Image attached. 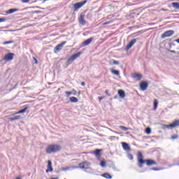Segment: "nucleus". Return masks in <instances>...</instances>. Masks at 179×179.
I'll use <instances>...</instances> for the list:
<instances>
[{
  "instance_id": "12",
  "label": "nucleus",
  "mask_w": 179,
  "mask_h": 179,
  "mask_svg": "<svg viewBox=\"0 0 179 179\" xmlns=\"http://www.w3.org/2000/svg\"><path fill=\"white\" fill-rule=\"evenodd\" d=\"M122 146L123 148V150H125V152H131V147H129V145L128 143L122 142Z\"/></svg>"
},
{
  "instance_id": "50",
  "label": "nucleus",
  "mask_w": 179,
  "mask_h": 179,
  "mask_svg": "<svg viewBox=\"0 0 179 179\" xmlns=\"http://www.w3.org/2000/svg\"><path fill=\"white\" fill-rule=\"evenodd\" d=\"M114 99H117V96H114Z\"/></svg>"
},
{
  "instance_id": "46",
  "label": "nucleus",
  "mask_w": 179,
  "mask_h": 179,
  "mask_svg": "<svg viewBox=\"0 0 179 179\" xmlns=\"http://www.w3.org/2000/svg\"><path fill=\"white\" fill-rule=\"evenodd\" d=\"M103 99H104V97H99V101H101V100H103Z\"/></svg>"
},
{
  "instance_id": "39",
  "label": "nucleus",
  "mask_w": 179,
  "mask_h": 179,
  "mask_svg": "<svg viewBox=\"0 0 179 179\" xmlns=\"http://www.w3.org/2000/svg\"><path fill=\"white\" fill-rule=\"evenodd\" d=\"M3 22H6V18H0V23H2Z\"/></svg>"
},
{
  "instance_id": "5",
  "label": "nucleus",
  "mask_w": 179,
  "mask_h": 179,
  "mask_svg": "<svg viewBox=\"0 0 179 179\" xmlns=\"http://www.w3.org/2000/svg\"><path fill=\"white\" fill-rule=\"evenodd\" d=\"M87 3V0H84L83 1L74 3L73 4L74 12H76V10H78V9H80V8H82V6H83L84 5H86Z\"/></svg>"
},
{
  "instance_id": "51",
  "label": "nucleus",
  "mask_w": 179,
  "mask_h": 179,
  "mask_svg": "<svg viewBox=\"0 0 179 179\" xmlns=\"http://www.w3.org/2000/svg\"><path fill=\"white\" fill-rule=\"evenodd\" d=\"M47 1H48V0H44L45 2Z\"/></svg>"
},
{
  "instance_id": "40",
  "label": "nucleus",
  "mask_w": 179,
  "mask_h": 179,
  "mask_svg": "<svg viewBox=\"0 0 179 179\" xmlns=\"http://www.w3.org/2000/svg\"><path fill=\"white\" fill-rule=\"evenodd\" d=\"M65 44H66V42H62V43L59 44L60 45V47H62V48L64 47V45H65Z\"/></svg>"
},
{
  "instance_id": "26",
  "label": "nucleus",
  "mask_w": 179,
  "mask_h": 179,
  "mask_svg": "<svg viewBox=\"0 0 179 179\" xmlns=\"http://www.w3.org/2000/svg\"><path fill=\"white\" fill-rule=\"evenodd\" d=\"M150 170L152 171H160L162 170H164V168H151Z\"/></svg>"
},
{
  "instance_id": "14",
  "label": "nucleus",
  "mask_w": 179,
  "mask_h": 179,
  "mask_svg": "<svg viewBox=\"0 0 179 179\" xmlns=\"http://www.w3.org/2000/svg\"><path fill=\"white\" fill-rule=\"evenodd\" d=\"M93 40H94V38H93V37H91L88 39H87L86 41H85L83 43V47L86 46V45H89L90 44L92 43V41H93Z\"/></svg>"
},
{
  "instance_id": "29",
  "label": "nucleus",
  "mask_w": 179,
  "mask_h": 179,
  "mask_svg": "<svg viewBox=\"0 0 179 179\" xmlns=\"http://www.w3.org/2000/svg\"><path fill=\"white\" fill-rule=\"evenodd\" d=\"M145 133L147 134V135H150V134H152V129L149 127L146 128Z\"/></svg>"
},
{
  "instance_id": "16",
  "label": "nucleus",
  "mask_w": 179,
  "mask_h": 179,
  "mask_svg": "<svg viewBox=\"0 0 179 179\" xmlns=\"http://www.w3.org/2000/svg\"><path fill=\"white\" fill-rule=\"evenodd\" d=\"M15 12H19V9L18 8H11V9L6 11V13H7V15H10L12 13H15Z\"/></svg>"
},
{
  "instance_id": "25",
  "label": "nucleus",
  "mask_w": 179,
  "mask_h": 179,
  "mask_svg": "<svg viewBox=\"0 0 179 179\" xmlns=\"http://www.w3.org/2000/svg\"><path fill=\"white\" fill-rule=\"evenodd\" d=\"M111 73H113V75H117V76H120V71L118 70H110Z\"/></svg>"
},
{
  "instance_id": "9",
  "label": "nucleus",
  "mask_w": 179,
  "mask_h": 179,
  "mask_svg": "<svg viewBox=\"0 0 179 179\" xmlns=\"http://www.w3.org/2000/svg\"><path fill=\"white\" fill-rule=\"evenodd\" d=\"M138 40H139V38H134V39H132L129 43V44L127 45L126 51H128V50H131V48H132V47L134 46V44H135V43H136V41H138Z\"/></svg>"
},
{
  "instance_id": "35",
  "label": "nucleus",
  "mask_w": 179,
  "mask_h": 179,
  "mask_svg": "<svg viewBox=\"0 0 179 179\" xmlns=\"http://www.w3.org/2000/svg\"><path fill=\"white\" fill-rule=\"evenodd\" d=\"M68 170H69V167H64L62 169V171H68Z\"/></svg>"
},
{
  "instance_id": "1",
  "label": "nucleus",
  "mask_w": 179,
  "mask_h": 179,
  "mask_svg": "<svg viewBox=\"0 0 179 179\" xmlns=\"http://www.w3.org/2000/svg\"><path fill=\"white\" fill-rule=\"evenodd\" d=\"M137 160L138 163V167L140 169H142V167H143V164H145V163L148 167H150L152 166H157V162L153 159H143V155L141 152L138 153Z\"/></svg>"
},
{
  "instance_id": "53",
  "label": "nucleus",
  "mask_w": 179,
  "mask_h": 179,
  "mask_svg": "<svg viewBox=\"0 0 179 179\" xmlns=\"http://www.w3.org/2000/svg\"><path fill=\"white\" fill-rule=\"evenodd\" d=\"M176 1H179V0H176Z\"/></svg>"
},
{
  "instance_id": "10",
  "label": "nucleus",
  "mask_w": 179,
  "mask_h": 179,
  "mask_svg": "<svg viewBox=\"0 0 179 179\" xmlns=\"http://www.w3.org/2000/svg\"><path fill=\"white\" fill-rule=\"evenodd\" d=\"M13 57H15V54L13 53H8L3 57L4 61H12L13 59Z\"/></svg>"
},
{
  "instance_id": "20",
  "label": "nucleus",
  "mask_w": 179,
  "mask_h": 179,
  "mask_svg": "<svg viewBox=\"0 0 179 179\" xmlns=\"http://www.w3.org/2000/svg\"><path fill=\"white\" fill-rule=\"evenodd\" d=\"M9 121H17V120H20V116L15 115L13 117L8 118Z\"/></svg>"
},
{
  "instance_id": "28",
  "label": "nucleus",
  "mask_w": 179,
  "mask_h": 179,
  "mask_svg": "<svg viewBox=\"0 0 179 179\" xmlns=\"http://www.w3.org/2000/svg\"><path fill=\"white\" fill-rule=\"evenodd\" d=\"M15 43V41H8L3 43V45H6L8 44H13Z\"/></svg>"
},
{
  "instance_id": "19",
  "label": "nucleus",
  "mask_w": 179,
  "mask_h": 179,
  "mask_svg": "<svg viewBox=\"0 0 179 179\" xmlns=\"http://www.w3.org/2000/svg\"><path fill=\"white\" fill-rule=\"evenodd\" d=\"M101 152V150H100V149H96L95 150L94 155H95L96 157L99 158L101 156V155H100Z\"/></svg>"
},
{
  "instance_id": "48",
  "label": "nucleus",
  "mask_w": 179,
  "mask_h": 179,
  "mask_svg": "<svg viewBox=\"0 0 179 179\" xmlns=\"http://www.w3.org/2000/svg\"><path fill=\"white\" fill-rule=\"evenodd\" d=\"M175 41H176V43H178V44H179V38H178V39L175 40Z\"/></svg>"
},
{
  "instance_id": "30",
  "label": "nucleus",
  "mask_w": 179,
  "mask_h": 179,
  "mask_svg": "<svg viewBox=\"0 0 179 179\" xmlns=\"http://www.w3.org/2000/svg\"><path fill=\"white\" fill-rule=\"evenodd\" d=\"M55 50L56 51L59 52V51H61V50H62V46L59 44V45H57L55 48Z\"/></svg>"
},
{
  "instance_id": "18",
  "label": "nucleus",
  "mask_w": 179,
  "mask_h": 179,
  "mask_svg": "<svg viewBox=\"0 0 179 179\" xmlns=\"http://www.w3.org/2000/svg\"><path fill=\"white\" fill-rule=\"evenodd\" d=\"M29 108V106H25V107L19 110L18 112L16 113V114H23L24 113H26V111H27V109Z\"/></svg>"
},
{
  "instance_id": "27",
  "label": "nucleus",
  "mask_w": 179,
  "mask_h": 179,
  "mask_svg": "<svg viewBox=\"0 0 179 179\" xmlns=\"http://www.w3.org/2000/svg\"><path fill=\"white\" fill-rule=\"evenodd\" d=\"M110 65H120V62L117 61V60H113V63L110 61L109 62Z\"/></svg>"
},
{
  "instance_id": "11",
  "label": "nucleus",
  "mask_w": 179,
  "mask_h": 179,
  "mask_svg": "<svg viewBox=\"0 0 179 179\" xmlns=\"http://www.w3.org/2000/svg\"><path fill=\"white\" fill-rule=\"evenodd\" d=\"M148 86H149V85L148 84V83L143 81L140 84V89L143 92H145V90H146V89H148Z\"/></svg>"
},
{
  "instance_id": "15",
  "label": "nucleus",
  "mask_w": 179,
  "mask_h": 179,
  "mask_svg": "<svg viewBox=\"0 0 179 179\" xmlns=\"http://www.w3.org/2000/svg\"><path fill=\"white\" fill-rule=\"evenodd\" d=\"M142 74H139V73H134L132 76V78L134 79H135L136 80H141V79H142Z\"/></svg>"
},
{
  "instance_id": "41",
  "label": "nucleus",
  "mask_w": 179,
  "mask_h": 179,
  "mask_svg": "<svg viewBox=\"0 0 179 179\" xmlns=\"http://www.w3.org/2000/svg\"><path fill=\"white\" fill-rule=\"evenodd\" d=\"M92 17V13H89L87 15V19H90Z\"/></svg>"
},
{
  "instance_id": "37",
  "label": "nucleus",
  "mask_w": 179,
  "mask_h": 179,
  "mask_svg": "<svg viewBox=\"0 0 179 179\" xmlns=\"http://www.w3.org/2000/svg\"><path fill=\"white\" fill-rule=\"evenodd\" d=\"M171 139H178V135H173V136H171Z\"/></svg>"
},
{
  "instance_id": "6",
  "label": "nucleus",
  "mask_w": 179,
  "mask_h": 179,
  "mask_svg": "<svg viewBox=\"0 0 179 179\" xmlns=\"http://www.w3.org/2000/svg\"><path fill=\"white\" fill-rule=\"evenodd\" d=\"M85 15H86V11H84L81 13L80 17L78 18V22L80 24H82V26H85V24H86V20H85Z\"/></svg>"
},
{
  "instance_id": "32",
  "label": "nucleus",
  "mask_w": 179,
  "mask_h": 179,
  "mask_svg": "<svg viewBox=\"0 0 179 179\" xmlns=\"http://www.w3.org/2000/svg\"><path fill=\"white\" fill-rule=\"evenodd\" d=\"M128 159H129V160H134V155H132V154H129Z\"/></svg>"
},
{
  "instance_id": "24",
  "label": "nucleus",
  "mask_w": 179,
  "mask_h": 179,
  "mask_svg": "<svg viewBox=\"0 0 179 179\" xmlns=\"http://www.w3.org/2000/svg\"><path fill=\"white\" fill-rule=\"evenodd\" d=\"M70 101L71 103H78V98H76L75 96H71V97H70Z\"/></svg>"
},
{
  "instance_id": "2",
  "label": "nucleus",
  "mask_w": 179,
  "mask_h": 179,
  "mask_svg": "<svg viewBox=\"0 0 179 179\" xmlns=\"http://www.w3.org/2000/svg\"><path fill=\"white\" fill-rule=\"evenodd\" d=\"M61 149H62V147H61V145H51L46 148V153H48V155H51V153H57V152H59Z\"/></svg>"
},
{
  "instance_id": "23",
  "label": "nucleus",
  "mask_w": 179,
  "mask_h": 179,
  "mask_svg": "<svg viewBox=\"0 0 179 179\" xmlns=\"http://www.w3.org/2000/svg\"><path fill=\"white\" fill-rule=\"evenodd\" d=\"M157 106H159V101H157V99L154 100V108L153 110L156 111L157 110Z\"/></svg>"
},
{
  "instance_id": "47",
  "label": "nucleus",
  "mask_w": 179,
  "mask_h": 179,
  "mask_svg": "<svg viewBox=\"0 0 179 179\" xmlns=\"http://www.w3.org/2000/svg\"><path fill=\"white\" fill-rule=\"evenodd\" d=\"M35 59V64H38V61H37V59L34 58Z\"/></svg>"
},
{
  "instance_id": "33",
  "label": "nucleus",
  "mask_w": 179,
  "mask_h": 179,
  "mask_svg": "<svg viewBox=\"0 0 179 179\" xmlns=\"http://www.w3.org/2000/svg\"><path fill=\"white\" fill-rule=\"evenodd\" d=\"M111 23H113V21L106 22H103L102 24H103V26H106V25L110 24Z\"/></svg>"
},
{
  "instance_id": "22",
  "label": "nucleus",
  "mask_w": 179,
  "mask_h": 179,
  "mask_svg": "<svg viewBox=\"0 0 179 179\" xmlns=\"http://www.w3.org/2000/svg\"><path fill=\"white\" fill-rule=\"evenodd\" d=\"M172 8L174 9H179V3L178 2H173L171 3Z\"/></svg>"
},
{
  "instance_id": "45",
  "label": "nucleus",
  "mask_w": 179,
  "mask_h": 179,
  "mask_svg": "<svg viewBox=\"0 0 179 179\" xmlns=\"http://www.w3.org/2000/svg\"><path fill=\"white\" fill-rule=\"evenodd\" d=\"M85 85H86V83L85 82L81 83V86H85Z\"/></svg>"
},
{
  "instance_id": "3",
  "label": "nucleus",
  "mask_w": 179,
  "mask_h": 179,
  "mask_svg": "<svg viewBox=\"0 0 179 179\" xmlns=\"http://www.w3.org/2000/svg\"><path fill=\"white\" fill-rule=\"evenodd\" d=\"M80 55H82V52H78L74 55H73L70 58L68 59L67 60V66L71 65L74 61L75 59H76L77 58H79L80 57Z\"/></svg>"
},
{
  "instance_id": "17",
  "label": "nucleus",
  "mask_w": 179,
  "mask_h": 179,
  "mask_svg": "<svg viewBox=\"0 0 179 179\" xmlns=\"http://www.w3.org/2000/svg\"><path fill=\"white\" fill-rule=\"evenodd\" d=\"M118 94H119L120 97H121V99H124V97H125V91H124L122 90H118Z\"/></svg>"
},
{
  "instance_id": "38",
  "label": "nucleus",
  "mask_w": 179,
  "mask_h": 179,
  "mask_svg": "<svg viewBox=\"0 0 179 179\" xmlns=\"http://www.w3.org/2000/svg\"><path fill=\"white\" fill-rule=\"evenodd\" d=\"M21 1L22 2V3H29V2H30V0H21Z\"/></svg>"
},
{
  "instance_id": "49",
  "label": "nucleus",
  "mask_w": 179,
  "mask_h": 179,
  "mask_svg": "<svg viewBox=\"0 0 179 179\" xmlns=\"http://www.w3.org/2000/svg\"><path fill=\"white\" fill-rule=\"evenodd\" d=\"M16 179H22V178H19V177H17Z\"/></svg>"
},
{
  "instance_id": "43",
  "label": "nucleus",
  "mask_w": 179,
  "mask_h": 179,
  "mask_svg": "<svg viewBox=\"0 0 179 179\" xmlns=\"http://www.w3.org/2000/svg\"><path fill=\"white\" fill-rule=\"evenodd\" d=\"M171 54H176V50H169Z\"/></svg>"
},
{
  "instance_id": "36",
  "label": "nucleus",
  "mask_w": 179,
  "mask_h": 179,
  "mask_svg": "<svg viewBox=\"0 0 179 179\" xmlns=\"http://www.w3.org/2000/svg\"><path fill=\"white\" fill-rule=\"evenodd\" d=\"M66 94L67 95V97H69V96H71V94H72V92H65Z\"/></svg>"
},
{
  "instance_id": "8",
  "label": "nucleus",
  "mask_w": 179,
  "mask_h": 179,
  "mask_svg": "<svg viewBox=\"0 0 179 179\" xmlns=\"http://www.w3.org/2000/svg\"><path fill=\"white\" fill-rule=\"evenodd\" d=\"M173 34H174V30L166 31L161 36V38L171 37V36H173Z\"/></svg>"
},
{
  "instance_id": "34",
  "label": "nucleus",
  "mask_w": 179,
  "mask_h": 179,
  "mask_svg": "<svg viewBox=\"0 0 179 179\" xmlns=\"http://www.w3.org/2000/svg\"><path fill=\"white\" fill-rule=\"evenodd\" d=\"M101 166H102L103 168L106 167V162L105 161L101 162Z\"/></svg>"
},
{
  "instance_id": "7",
  "label": "nucleus",
  "mask_w": 179,
  "mask_h": 179,
  "mask_svg": "<svg viewBox=\"0 0 179 179\" xmlns=\"http://www.w3.org/2000/svg\"><path fill=\"white\" fill-rule=\"evenodd\" d=\"M78 167L83 170H89V169H90V164L87 162H85L79 164Z\"/></svg>"
},
{
  "instance_id": "52",
  "label": "nucleus",
  "mask_w": 179,
  "mask_h": 179,
  "mask_svg": "<svg viewBox=\"0 0 179 179\" xmlns=\"http://www.w3.org/2000/svg\"><path fill=\"white\" fill-rule=\"evenodd\" d=\"M178 166H179V163L178 164Z\"/></svg>"
},
{
  "instance_id": "44",
  "label": "nucleus",
  "mask_w": 179,
  "mask_h": 179,
  "mask_svg": "<svg viewBox=\"0 0 179 179\" xmlns=\"http://www.w3.org/2000/svg\"><path fill=\"white\" fill-rule=\"evenodd\" d=\"M106 94H107V96H111V94H110L109 93H108V90H106Z\"/></svg>"
},
{
  "instance_id": "31",
  "label": "nucleus",
  "mask_w": 179,
  "mask_h": 179,
  "mask_svg": "<svg viewBox=\"0 0 179 179\" xmlns=\"http://www.w3.org/2000/svg\"><path fill=\"white\" fill-rule=\"evenodd\" d=\"M120 129H122V131H128L129 129L127 127H125L124 126H120Z\"/></svg>"
},
{
  "instance_id": "21",
  "label": "nucleus",
  "mask_w": 179,
  "mask_h": 179,
  "mask_svg": "<svg viewBox=\"0 0 179 179\" xmlns=\"http://www.w3.org/2000/svg\"><path fill=\"white\" fill-rule=\"evenodd\" d=\"M101 176H102V177H103L104 178H107V179H111V178H113V176H111V175H110V173H106L102 174Z\"/></svg>"
},
{
  "instance_id": "13",
  "label": "nucleus",
  "mask_w": 179,
  "mask_h": 179,
  "mask_svg": "<svg viewBox=\"0 0 179 179\" xmlns=\"http://www.w3.org/2000/svg\"><path fill=\"white\" fill-rule=\"evenodd\" d=\"M54 169H52V162L51 161L48 162V169H46V173H52Z\"/></svg>"
},
{
  "instance_id": "42",
  "label": "nucleus",
  "mask_w": 179,
  "mask_h": 179,
  "mask_svg": "<svg viewBox=\"0 0 179 179\" xmlns=\"http://www.w3.org/2000/svg\"><path fill=\"white\" fill-rule=\"evenodd\" d=\"M72 92V94L73 95V96H76V91L75 90H73V91L71 92Z\"/></svg>"
},
{
  "instance_id": "4",
  "label": "nucleus",
  "mask_w": 179,
  "mask_h": 179,
  "mask_svg": "<svg viewBox=\"0 0 179 179\" xmlns=\"http://www.w3.org/2000/svg\"><path fill=\"white\" fill-rule=\"evenodd\" d=\"M176 127H179V120H176L171 124H164L162 128L163 129H170L171 128H176Z\"/></svg>"
}]
</instances>
